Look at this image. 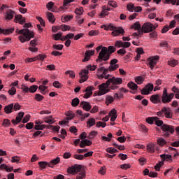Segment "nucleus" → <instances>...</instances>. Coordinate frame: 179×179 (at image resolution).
I'll return each instance as SVG.
<instances>
[{
    "label": "nucleus",
    "instance_id": "nucleus-54",
    "mask_svg": "<svg viewBox=\"0 0 179 179\" xmlns=\"http://www.w3.org/2000/svg\"><path fill=\"white\" fill-rule=\"evenodd\" d=\"M166 3H172V5H179V0H166Z\"/></svg>",
    "mask_w": 179,
    "mask_h": 179
},
{
    "label": "nucleus",
    "instance_id": "nucleus-28",
    "mask_svg": "<svg viewBox=\"0 0 179 179\" xmlns=\"http://www.w3.org/2000/svg\"><path fill=\"white\" fill-rule=\"evenodd\" d=\"M128 87L131 89V90H138V85L134 82H130L127 84Z\"/></svg>",
    "mask_w": 179,
    "mask_h": 179
},
{
    "label": "nucleus",
    "instance_id": "nucleus-7",
    "mask_svg": "<svg viewBox=\"0 0 179 179\" xmlns=\"http://www.w3.org/2000/svg\"><path fill=\"white\" fill-rule=\"evenodd\" d=\"M162 131H163L164 136H166V138H169L170 136V134H174V126L169 125L166 124H164L161 127Z\"/></svg>",
    "mask_w": 179,
    "mask_h": 179
},
{
    "label": "nucleus",
    "instance_id": "nucleus-11",
    "mask_svg": "<svg viewBox=\"0 0 179 179\" xmlns=\"http://www.w3.org/2000/svg\"><path fill=\"white\" fill-rule=\"evenodd\" d=\"M153 84L149 83L148 84L143 90H141V94L143 96H146L150 93V92L153 91Z\"/></svg>",
    "mask_w": 179,
    "mask_h": 179
},
{
    "label": "nucleus",
    "instance_id": "nucleus-19",
    "mask_svg": "<svg viewBox=\"0 0 179 179\" xmlns=\"http://www.w3.org/2000/svg\"><path fill=\"white\" fill-rule=\"evenodd\" d=\"M80 105L83 106L82 107L85 111H90V110H92V105H90L89 102L81 101Z\"/></svg>",
    "mask_w": 179,
    "mask_h": 179
},
{
    "label": "nucleus",
    "instance_id": "nucleus-36",
    "mask_svg": "<svg viewBox=\"0 0 179 179\" xmlns=\"http://www.w3.org/2000/svg\"><path fill=\"white\" fill-rule=\"evenodd\" d=\"M61 127L59 126H53V125H49L48 126V129H52V131H54L55 132H59Z\"/></svg>",
    "mask_w": 179,
    "mask_h": 179
},
{
    "label": "nucleus",
    "instance_id": "nucleus-12",
    "mask_svg": "<svg viewBox=\"0 0 179 179\" xmlns=\"http://www.w3.org/2000/svg\"><path fill=\"white\" fill-rule=\"evenodd\" d=\"M117 62H118V59H113L110 61V66H109L110 72H113L114 71H116V69H118V68L120 67V65L116 64Z\"/></svg>",
    "mask_w": 179,
    "mask_h": 179
},
{
    "label": "nucleus",
    "instance_id": "nucleus-39",
    "mask_svg": "<svg viewBox=\"0 0 179 179\" xmlns=\"http://www.w3.org/2000/svg\"><path fill=\"white\" fill-rule=\"evenodd\" d=\"M159 47H161L162 48H163L164 47H165V48H169L170 45H169V43H167V41H161V42L159 43Z\"/></svg>",
    "mask_w": 179,
    "mask_h": 179
},
{
    "label": "nucleus",
    "instance_id": "nucleus-57",
    "mask_svg": "<svg viewBox=\"0 0 179 179\" xmlns=\"http://www.w3.org/2000/svg\"><path fill=\"white\" fill-rule=\"evenodd\" d=\"M120 169L122 170H128V169H131V165L129 164H123L120 165Z\"/></svg>",
    "mask_w": 179,
    "mask_h": 179
},
{
    "label": "nucleus",
    "instance_id": "nucleus-49",
    "mask_svg": "<svg viewBox=\"0 0 179 179\" xmlns=\"http://www.w3.org/2000/svg\"><path fill=\"white\" fill-rule=\"evenodd\" d=\"M47 89H48L47 86L40 85L38 87V90H41V93H42V94H45V90H47Z\"/></svg>",
    "mask_w": 179,
    "mask_h": 179
},
{
    "label": "nucleus",
    "instance_id": "nucleus-37",
    "mask_svg": "<svg viewBox=\"0 0 179 179\" xmlns=\"http://www.w3.org/2000/svg\"><path fill=\"white\" fill-rule=\"evenodd\" d=\"M155 120H157V117H148L146 118V122H148V124H150L152 125V124H153V122H155Z\"/></svg>",
    "mask_w": 179,
    "mask_h": 179
},
{
    "label": "nucleus",
    "instance_id": "nucleus-20",
    "mask_svg": "<svg viewBox=\"0 0 179 179\" xmlns=\"http://www.w3.org/2000/svg\"><path fill=\"white\" fill-rule=\"evenodd\" d=\"M13 112V103L8 104L4 107L6 114H12Z\"/></svg>",
    "mask_w": 179,
    "mask_h": 179
},
{
    "label": "nucleus",
    "instance_id": "nucleus-5",
    "mask_svg": "<svg viewBox=\"0 0 179 179\" xmlns=\"http://www.w3.org/2000/svg\"><path fill=\"white\" fill-rule=\"evenodd\" d=\"M110 59V55L108 54V50H107V47H103L101 50L99 52L98 58L96 59V62H101L102 61H108Z\"/></svg>",
    "mask_w": 179,
    "mask_h": 179
},
{
    "label": "nucleus",
    "instance_id": "nucleus-17",
    "mask_svg": "<svg viewBox=\"0 0 179 179\" xmlns=\"http://www.w3.org/2000/svg\"><path fill=\"white\" fill-rule=\"evenodd\" d=\"M85 94H84V99H89L92 94H93V87H87L85 90Z\"/></svg>",
    "mask_w": 179,
    "mask_h": 179
},
{
    "label": "nucleus",
    "instance_id": "nucleus-8",
    "mask_svg": "<svg viewBox=\"0 0 179 179\" xmlns=\"http://www.w3.org/2000/svg\"><path fill=\"white\" fill-rule=\"evenodd\" d=\"M155 29L156 27H155V25H153V24L150 22L144 23L141 27V31H143V33H150Z\"/></svg>",
    "mask_w": 179,
    "mask_h": 179
},
{
    "label": "nucleus",
    "instance_id": "nucleus-60",
    "mask_svg": "<svg viewBox=\"0 0 179 179\" xmlns=\"http://www.w3.org/2000/svg\"><path fill=\"white\" fill-rule=\"evenodd\" d=\"M73 158L76 159L77 160H83V159H85V157L82 155L76 154L73 155Z\"/></svg>",
    "mask_w": 179,
    "mask_h": 179
},
{
    "label": "nucleus",
    "instance_id": "nucleus-2",
    "mask_svg": "<svg viewBox=\"0 0 179 179\" xmlns=\"http://www.w3.org/2000/svg\"><path fill=\"white\" fill-rule=\"evenodd\" d=\"M67 173H69V174H75V173H78L77 174L76 179L86 178V171H85V169H82V166L80 165L76 164L68 168Z\"/></svg>",
    "mask_w": 179,
    "mask_h": 179
},
{
    "label": "nucleus",
    "instance_id": "nucleus-64",
    "mask_svg": "<svg viewBox=\"0 0 179 179\" xmlns=\"http://www.w3.org/2000/svg\"><path fill=\"white\" fill-rule=\"evenodd\" d=\"M106 101L108 103V104H111L114 101V97L111 96H106Z\"/></svg>",
    "mask_w": 179,
    "mask_h": 179
},
{
    "label": "nucleus",
    "instance_id": "nucleus-13",
    "mask_svg": "<svg viewBox=\"0 0 179 179\" xmlns=\"http://www.w3.org/2000/svg\"><path fill=\"white\" fill-rule=\"evenodd\" d=\"M161 101H162L164 104H166V103H170V101H171V100L170 99V97L169 96V93H167V89L166 88H164L163 91Z\"/></svg>",
    "mask_w": 179,
    "mask_h": 179
},
{
    "label": "nucleus",
    "instance_id": "nucleus-16",
    "mask_svg": "<svg viewBox=\"0 0 179 179\" xmlns=\"http://www.w3.org/2000/svg\"><path fill=\"white\" fill-rule=\"evenodd\" d=\"M92 55H94V50H87L85 53V57L83 59V62H87V61H89Z\"/></svg>",
    "mask_w": 179,
    "mask_h": 179
},
{
    "label": "nucleus",
    "instance_id": "nucleus-41",
    "mask_svg": "<svg viewBox=\"0 0 179 179\" xmlns=\"http://www.w3.org/2000/svg\"><path fill=\"white\" fill-rule=\"evenodd\" d=\"M107 51L109 56L111 57V55L113 54V52H115V48H114V46H109L107 48Z\"/></svg>",
    "mask_w": 179,
    "mask_h": 179
},
{
    "label": "nucleus",
    "instance_id": "nucleus-29",
    "mask_svg": "<svg viewBox=\"0 0 179 179\" xmlns=\"http://www.w3.org/2000/svg\"><path fill=\"white\" fill-rule=\"evenodd\" d=\"M38 164L41 169H47V167H50V163L47 162H39Z\"/></svg>",
    "mask_w": 179,
    "mask_h": 179
},
{
    "label": "nucleus",
    "instance_id": "nucleus-40",
    "mask_svg": "<svg viewBox=\"0 0 179 179\" xmlns=\"http://www.w3.org/2000/svg\"><path fill=\"white\" fill-rule=\"evenodd\" d=\"M61 30H62V31H66L69 30H71V31H73V30L71 29V27L69 25H65V24L61 25Z\"/></svg>",
    "mask_w": 179,
    "mask_h": 179
},
{
    "label": "nucleus",
    "instance_id": "nucleus-63",
    "mask_svg": "<svg viewBox=\"0 0 179 179\" xmlns=\"http://www.w3.org/2000/svg\"><path fill=\"white\" fill-rule=\"evenodd\" d=\"M106 166H102L100 168L99 171V174H101L102 176H104V174H106Z\"/></svg>",
    "mask_w": 179,
    "mask_h": 179
},
{
    "label": "nucleus",
    "instance_id": "nucleus-27",
    "mask_svg": "<svg viewBox=\"0 0 179 179\" xmlns=\"http://www.w3.org/2000/svg\"><path fill=\"white\" fill-rule=\"evenodd\" d=\"M135 82L137 85H142L145 82V78L142 76H137L135 78Z\"/></svg>",
    "mask_w": 179,
    "mask_h": 179
},
{
    "label": "nucleus",
    "instance_id": "nucleus-25",
    "mask_svg": "<svg viewBox=\"0 0 179 179\" xmlns=\"http://www.w3.org/2000/svg\"><path fill=\"white\" fill-rule=\"evenodd\" d=\"M43 121H45L46 124H54V122H55V121L54 120V118H52V115L45 117L43 118Z\"/></svg>",
    "mask_w": 179,
    "mask_h": 179
},
{
    "label": "nucleus",
    "instance_id": "nucleus-50",
    "mask_svg": "<svg viewBox=\"0 0 179 179\" xmlns=\"http://www.w3.org/2000/svg\"><path fill=\"white\" fill-rule=\"evenodd\" d=\"M155 125H157V127H163V120H159V117H157V119H155Z\"/></svg>",
    "mask_w": 179,
    "mask_h": 179
},
{
    "label": "nucleus",
    "instance_id": "nucleus-24",
    "mask_svg": "<svg viewBox=\"0 0 179 179\" xmlns=\"http://www.w3.org/2000/svg\"><path fill=\"white\" fill-rule=\"evenodd\" d=\"M13 16H15V11H13V10H7L6 14V20H10L13 19Z\"/></svg>",
    "mask_w": 179,
    "mask_h": 179
},
{
    "label": "nucleus",
    "instance_id": "nucleus-34",
    "mask_svg": "<svg viewBox=\"0 0 179 179\" xmlns=\"http://www.w3.org/2000/svg\"><path fill=\"white\" fill-rule=\"evenodd\" d=\"M97 136V131H92L87 136V139H94V137Z\"/></svg>",
    "mask_w": 179,
    "mask_h": 179
},
{
    "label": "nucleus",
    "instance_id": "nucleus-3",
    "mask_svg": "<svg viewBox=\"0 0 179 179\" xmlns=\"http://www.w3.org/2000/svg\"><path fill=\"white\" fill-rule=\"evenodd\" d=\"M18 34H22L18 36V40L22 43H26V41H30L34 37V33L28 29L19 30Z\"/></svg>",
    "mask_w": 179,
    "mask_h": 179
},
{
    "label": "nucleus",
    "instance_id": "nucleus-35",
    "mask_svg": "<svg viewBox=\"0 0 179 179\" xmlns=\"http://www.w3.org/2000/svg\"><path fill=\"white\" fill-rule=\"evenodd\" d=\"M131 29H134V30L137 31L142 30L141 29V24L139 23V22H136L133 25H131Z\"/></svg>",
    "mask_w": 179,
    "mask_h": 179
},
{
    "label": "nucleus",
    "instance_id": "nucleus-21",
    "mask_svg": "<svg viewBox=\"0 0 179 179\" xmlns=\"http://www.w3.org/2000/svg\"><path fill=\"white\" fill-rule=\"evenodd\" d=\"M155 150H156V144L151 143L147 145V151L149 153H155Z\"/></svg>",
    "mask_w": 179,
    "mask_h": 179
},
{
    "label": "nucleus",
    "instance_id": "nucleus-6",
    "mask_svg": "<svg viewBox=\"0 0 179 179\" xmlns=\"http://www.w3.org/2000/svg\"><path fill=\"white\" fill-rule=\"evenodd\" d=\"M157 115L158 117H162L164 116L166 118H172L173 117V113H171V109L170 108H167L166 106L163 107L162 109L157 113Z\"/></svg>",
    "mask_w": 179,
    "mask_h": 179
},
{
    "label": "nucleus",
    "instance_id": "nucleus-33",
    "mask_svg": "<svg viewBox=\"0 0 179 179\" xmlns=\"http://www.w3.org/2000/svg\"><path fill=\"white\" fill-rule=\"evenodd\" d=\"M47 17L51 23H54V22H55V18L54 17V14H52V13H48Z\"/></svg>",
    "mask_w": 179,
    "mask_h": 179
},
{
    "label": "nucleus",
    "instance_id": "nucleus-58",
    "mask_svg": "<svg viewBox=\"0 0 179 179\" xmlns=\"http://www.w3.org/2000/svg\"><path fill=\"white\" fill-rule=\"evenodd\" d=\"M43 99H44V96H43V95L40 94H36L35 100H36V101H41V100H43Z\"/></svg>",
    "mask_w": 179,
    "mask_h": 179
},
{
    "label": "nucleus",
    "instance_id": "nucleus-53",
    "mask_svg": "<svg viewBox=\"0 0 179 179\" xmlns=\"http://www.w3.org/2000/svg\"><path fill=\"white\" fill-rule=\"evenodd\" d=\"M12 163H19L20 162V157L17 156H13L11 157Z\"/></svg>",
    "mask_w": 179,
    "mask_h": 179
},
{
    "label": "nucleus",
    "instance_id": "nucleus-45",
    "mask_svg": "<svg viewBox=\"0 0 179 179\" xmlns=\"http://www.w3.org/2000/svg\"><path fill=\"white\" fill-rule=\"evenodd\" d=\"M21 121L22 118L17 116L15 117V120H12L11 122L12 124H13V125H17V124H19V122H20Z\"/></svg>",
    "mask_w": 179,
    "mask_h": 179
},
{
    "label": "nucleus",
    "instance_id": "nucleus-48",
    "mask_svg": "<svg viewBox=\"0 0 179 179\" xmlns=\"http://www.w3.org/2000/svg\"><path fill=\"white\" fill-rule=\"evenodd\" d=\"M52 86L56 87V89H61L62 87V84L59 83V81H55L52 83Z\"/></svg>",
    "mask_w": 179,
    "mask_h": 179
},
{
    "label": "nucleus",
    "instance_id": "nucleus-56",
    "mask_svg": "<svg viewBox=\"0 0 179 179\" xmlns=\"http://www.w3.org/2000/svg\"><path fill=\"white\" fill-rule=\"evenodd\" d=\"M113 25L112 24H110L109 25L103 24L101 26V29H104V30H111L113 29Z\"/></svg>",
    "mask_w": 179,
    "mask_h": 179
},
{
    "label": "nucleus",
    "instance_id": "nucleus-59",
    "mask_svg": "<svg viewBox=\"0 0 179 179\" xmlns=\"http://www.w3.org/2000/svg\"><path fill=\"white\" fill-rule=\"evenodd\" d=\"M108 5L110 6H112V8H117V6H118V4L117 3V1H109Z\"/></svg>",
    "mask_w": 179,
    "mask_h": 179
},
{
    "label": "nucleus",
    "instance_id": "nucleus-44",
    "mask_svg": "<svg viewBox=\"0 0 179 179\" xmlns=\"http://www.w3.org/2000/svg\"><path fill=\"white\" fill-rule=\"evenodd\" d=\"M75 13L76 15H79V16H80V15H83V8L80 7L78 8H76Z\"/></svg>",
    "mask_w": 179,
    "mask_h": 179
},
{
    "label": "nucleus",
    "instance_id": "nucleus-10",
    "mask_svg": "<svg viewBox=\"0 0 179 179\" xmlns=\"http://www.w3.org/2000/svg\"><path fill=\"white\" fill-rule=\"evenodd\" d=\"M157 59H159V56H155L148 59V65L151 68V69H153L156 64H157Z\"/></svg>",
    "mask_w": 179,
    "mask_h": 179
},
{
    "label": "nucleus",
    "instance_id": "nucleus-30",
    "mask_svg": "<svg viewBox=\"0 0 179 179\" xmlns=\"http://www.w3.org/2000/svg\"><path fill=\"white\" fill-rule=\"evenodd\" d=\"M66 115L67 121H71V120H73L75 117V113H73L72 111L67 112Z\"/></svg>",
    "mask_w": 179,
    "mask_h": 179
},
{
    "label": "nucleus",
    "instance_id": "nucleus-52",
    "mask_svg": "<svg viewBox=\"0 0 179 179\" xmlns=\"http://www.w3.org/2000/svg\"><path fill=\"white\" fill-rule=\"evenodd\" d=\"M106 152H108V153H117L118 152V150L113 148H108L106 149Z\"/></svg>",
    "mask_w": 179,
    "mask_h": 179
},
{
    "label": "nucleus",
    "instance_id": "nucleus-62",
    "mask_svg": "<svg viewBox=\"0 0 179 179\" xmlns=\"http://www.w3.org/2000/svg\"><path fill=\"white\" fill-rule=\"evenodd\" d=\"M55 40L56 41H58V40H61V38L62 37V33H57L54 35Z\"/></svg>",
    "mask_w": 179,
    "mask_h": 179
},
{
    "label": "nucleus",
    "instance_id": "nucleus-47",
    "mask_svg": "<svg viewBox=\"0 0 179 179\" xmlns=\"http://www.w3.org/2000/svg\"><path fill=\"white\" fill-rule=\"evenodd\" d=\"M123 45H124V42L121 41H117L115 43V47L116 48H121V47H123Z\"/></svg>",
    "mask_w": 179,
    "mask_h": 179
},
{
    "label": "nucleus",
    "instance_id": "nucleus-38",
    "mask_svg": "<svg viewBox=\"0 0 179 179\" xmlns=\"http://www.w3.org/2000/svg\"><path fill=\"white\" fill-rule=\"evenodd\" d=\"M161 159H162L163 162H164V160H172V157L171 155H160Z\"/></svg>",
    "mask_w": 179,
    "mask_h": 179
},
{
    "label": "nucleus",
    "instance_id": "nucleus-42",
    "mask_svg": "<svg viewBox=\"0 0 179 179\" xmlns=\"http://www.w3.org/2000/svg\"><path fill=\"white\" fill-rule=\"evenodd\" d=\"M37 89H38V86L32 85L29 87V92L30 93H36V92H37Z\"/></svg>",
    "mask_w": 179,
    "mask_h": 179
},
{
    "label": "nucleus",
    "instance_id": "nucleus-32",
    "mask_svg": "<svg viewBox=\"0 0 179 179\" xmlns=\"http://www.w3.org/2000/svg\"><path fill=\"white\" fill-rule=\"evenodd\" d=\"M157 142V145H159V146H164V145L167 143V141H166V140H164V138H158Z\"/></svg>",
    "mask_w": 179,
    "mask_h": 179
},
{
    "label": "nucleus",
    "instance_id": "nucleus-51",
    "mask_svg": "<svg viewBox=\"0 0 179 179\" xmlns=\"http://www.w3.org/2000/svg\"><path fill=\"white\" fill-rule=\"evenodd\" d=\"M178 64V62L176 59H171L168 61V64L171 66H176Z\"/></svg>",
    "mask_w": 179,
    "mask_h": 179
},
{
    "label": "nucleus",
    "instance_id": "nucleus-55",
    "mask_svg": "<svg viewBox=\"0 0 179 179\" xmlns=\"http://www.w3.org/2000/svg\"><path fill=\"white\" fill-rule=\"evenodd\" d=\"M8 94L10 96H15V94H16V88L15 87H12L11 89L8 90Z\"/></svg>",
    "mask_w": 179,
    "mask_h": 179
},
{
    "label": "nucleus",
    "instance_id": "nucleus-18",
    "mask_svg": "<svg viewBox=\"0 0 179 179\" xmlns=\"http://www.w3.org/2000/svg\"><path fill=\"white\" fill-rule=\"evenodd\" d=\"M15 31V28H10V29H2L0 28V34H4L5 36H8V34H11Z\"/></svg>",
    "mask_w": 179,
    "mask_h": 179
},
{
    "label": "nucleus",
    "instance_id": "nucleus-4",
    "mask_svg": "<svg viewBox=\"0 0 179 179\" xmlns=\"http://www.w3.org/2000/svg\"><path fill=\"white\" fill-rule=\"evenodd\" d=\"M89 70L90 71H96V66L88 65L87 66V69H83L81 72L79 73L80 76V83H83V82H86L87 79H89Z\"/></svg>",
    "mask_w": 179,
    "mask_h": 179
},
{
    "label": "nucleus",
    "instance_id": "nucleus-31",
    "mask_svg": "<svg viewBox=\"0 0 179 179\" xmlns=\"http://www.w3.org/2000/svg\"><path fill=\"white\" fill-rule=\"evenodd\" d=\"M79 103H80V100H79V98H74L71 101V106L73 107H78L79 106Z\"/></svg>",
    "mask_w": 179,
    "mask_h": 179
},
{
    "label": "nucleus",
    "instance_id": "nucleus-26",
    "mask_svg": "<svg viewBox=\"0 0 179 179\" xmlns=\"http://www.w3.org/2000/svg\"><path fill=\"white\" fill-rule=\"evenodd\" d=\"M87 125L88 128H92L93 125H96V119L94 118H90L87 122Z\"/></svg>",
    "mask_w": 179,
    "mask_h": 179
},
{
    "label": "nucleus",
    "instance_id": "nucleus-14",
    "mask_svg": "<svg viewBox=\"0 0 179 179\" xmlns=\"http://www.w3.org/2000/svg\"><path fill=\"white\" fill-rule=\"evenodd\" d=\"M150 100L153 104H159L162 103V96L159 94H154L150 96Z\"/></svg>",
    "mask_w": 179,
    "mask_h": 179
},
{
    "label": "nucleus",
    "instance_id": "nucleus-1",
    "mask_svg": "<svg viewBox=\"0 0 179 179\" xmlns=\"http://www.w3.org/2000/svg\"><path fill=\"white\" fill-rule=\"evenodd\" d=\"M122 84V78L113 76L106 83L99 85V96L106 94V93H109V92H111V90H117V89H118V85Z\"/></svg>",
    "mask_w": 179,
    "mask_h": 179
},
{
    "label": "nucleus",
    "instance_id": "nucleus-22",
    "mask_svg": "<svg viewBox=\"0 0 179 179\" xmlns=\"http://www.w3.org/2000/svg\"><path fill=\"white\" fill-rule=\"evenodd\" d=\"M92 143L90 140L84 139L80 143V147L86 148V146H90Z\"/></svg>",
    "mask_w": 179,
    "mask_h": 179
},
{
    "label": "nucleus",
    "instance_id": "nucleus-46",
    "mask_svg": "<svg viewBox=\"0 0 179 179\" xmlns=\"http://www.w3.org/2000/svg\"><path fill=\"white\" fill-rule=\"evenodd\" d=\"M134 8H135V6L132 3H130L127 6V10H129V12H134Z\"/></svg>",
    "mask_w": 179,
    "mask_h": 179
},
{
    "label": "nucleus",
    "instance_id": "nucleus-61",
    "mask_svg": "<svg viewBox=\"0 0 179 179\" xmlns=\"http://www.w3.org/2000/svg\"><path fill=\"white\" fill-rule=\"evenodd\" d=\"M29 121H30V115H27L23 118L22 122V124H26V122H29Z\"/></svg>",
    "mask_w": 179,
    "mask_h": 179
},
{
    "label": "nucleus",
    "instance_id": "nucleus-43",
    "mask_svg": "<svg viewBox=\"0 0 179 179\" xmlns=\"http://www.w3.org/2000/svg\"><path fill=\"white\" fill-rule=\"evenodd\" d=\"M106 125H107V123L103 122H98L96 124V128H100V127H101V128H106Z\"/></svg>",
    "mask_w": 179,
    "mask_h": 179
},
{
    "label": "nucleus",
    "instance_id": "nucleus-23",
    "mask_svg": "<svg viewBox=\"0 0 179 179\" xmlns=\"http://www.w3.org/2000/svg\"><path fill=\"white\" fill-rule=\"evenodd\" d=\"M59 162H61V159L59 157H56L55 159L51 160L50 162H49V167L51 169L54 168V166L58 164Z\"/></svg>",
    "mask_w": 179,
    "mask_h": 179
},
{
    "label": "nucleus",
    "instance_id": "nucleus-9",
    "mask_svg": "<svg viewBox=\"0 0 179 179\" xmlns=\"http://www.w3.org/2000/svg\"><path fill=\"white\" fill-rule=\"evenodd\" d=\"M110 30H112V36H113V37H117V36H120V34H122V36H124L125 31L124 30V29H122V27H114L112 29H110Z\"/></svg>",
    "mask_w": 179,
    "mask_h": 179
},
{
    "label": "nucleus",
    "instance_id": "nucleus-15",
    "mask_svg": "<svg viewBox=\"0 0 179 179\" xmlns=\"http://www.w3.org/2000/svg\"><path fill=\"white\" fill-rule=\"evenodd\" d=\"M14 22L15 23L19 22L20 24H24V23H26V18L23 17V15H16L15 16Z\"/></svg>",
    "mask_w": 179,
    "mask_h": 179
}]
</instances>
